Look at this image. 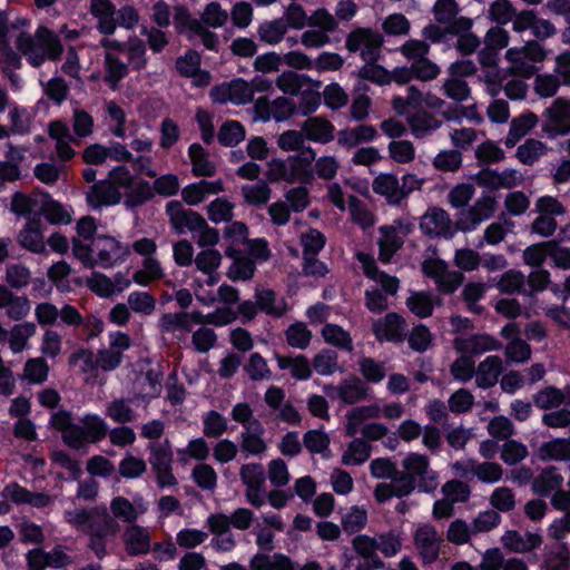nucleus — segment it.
Segmentation results:
<instances>
[{"mask_svg": "<svg viewBox=\"0 0 570 570\" xmlns=\"http://www.w3.org/2000/svg\"><path fill=\"white\" fill-rule=\"evenodd\" d=\"M193 323L203 324V314L200 312L165 313L159 320V327L164 333H171L176 330L190 332Z\"/></svg>", "mask_w": 570, "mask_h": 570, "instance_id": "obj_25", "label": "nucleus"}, {"mask_svg": "<svg viewBox=\"0 0 570 570\" xmlns=\"http://www.w3.org/2000/svg\"><path fill=\"white\" fill-rule=\"evenodd\" d=\"M379 232L381 234L377 240L379 259L382 263H390L393 255L403 246V239L399 236L395 226H381Z\"/></svg>", "mask_w": 570, "mask_h": 570, "instance_id": "obj_36", "label": "nucleus"}, {"mask_svg": "<svg viewBox=\"0 0 570 570\" xmlns=\"http://www.w3.org/2000/svg\"><path fill=\"white\" fill-rule=\"evenodd\" d=\"M255 298L258 309L273 317H281L287 311L286 303L281 299L277 302L276 294L272 289L256 288Z\"/></svg>", "mask_w": 570, "mask_h": 570, "instance_id": "obj_41", "label": "nucleus"}, {"mask_svg": "<svg viewBox=\"0 0 570 570\" xmlns=\"http://www.w3.org/2000/svg\"><path fill=\"white\" fill-rule=\"evenodd\" d=\"M14 45L27 61L36 68L40 67L47 59L51 61L60 59L63 52L58 36L45 26H40L35 35L21 28L16 36Z\"/></svg>", "mask_w": 570, "mask_h": 570, "instance_id": "obj_2", "label": "nucleus"}, {"mask_svg": "<svg viewBox=\"0 0 570 570\" xmlns=\"http://www.w3.org/2000/svg\"><path fill=\"white\" fill-rule=\"evenodd\" d=\"M250 570H297L295 562L283 553H256L249 560Z\"/></svg>", "mask_w": 570, "mask_h": 570, "instance_id": "obj_32", "label": "nucleus"}, {"mask_svg": "<svg viewBox=\"0 0 570 570\" xmlns=\"http://www.w3.org/2000/svg\"><path fill=\"white\" fill-rule=\"evenodd\" d=\"M441 89L444 96L452 100L455 106L466 101L471 97V88L464 79L448 77L443 81Z\"/></svg>", "mask_w": 570, "mask_h": 570, "instance_id": "obj_51", "label": "nucleus"}, {"mask_svg": "<svg viewBox=\"0 0 570 570\" xmlns=\"http://www.w3.org/2000/svg\"><path fill=\"white\" fill-rule=\"evenodd\" d=\"M40 214L52 225L71 223L70 213L57 200L52 199L48 194L40 207Z\"/></svg>", "mask_w": 570, "mask_h": 570, "instance_id": "obj_45", "label": "nucleus"}, {"mask_svg": "<svg viewBox=\"0 0 570 570\" xmlns=\"http://www.w3.org/2000/svg\"><path fill=\"white\" fill-rule=\"evenodd\" d=\"M18 242L23 248L32 253L46 252L40 218L33 217L28 220L18 235Z\"/></svg>", "mask_w": 570, "mask_h": 570, "instance_id": "obj_28", "label": "nucleus"}, {"mask_svg": "<svg viewBox=\"0 0 570 570\" xmlns=\"http://www.w3.org/2000/svg\"><path fill=\"white\" fill-rule=\"evenodd\" d=\"M525 277L524 275L515 269H509L504 272L497 282V288L500 293L512 295L515 293H522L524 289Z\"/></svg>", "mask_w": 570, "mask_h": 570, "instance_id": "obj_61", "label": "nucleus"}, {"mask_svg": "<svg viewBox=\"0 0 570 570\" xmlns=\"http://www.w3.org/2000/svg\"><path fill=\"white\" fill-rule=\"evenodd\" d=\"M500 341L489 334H473L468 337L458 336L453 340V348L462 354L479 355L501 350Z\"/></svg>", "mask_w": 570, "mask_h": 570, "instance_id": "obj_17", "label": "nucleus"}, {"mask_svg": "<svg viewBox=\"0 0 570 570\" xmlns=\"http://www.w3.org/2000/svg\"><path fill=\"white\" fill-rule=\"evenodd\" d=\"M106 414L116 423L126 424L136 420L129 399H116L106 409Z\"/></svg>", "mask_w": 570, "mask_h": 570, "instance_id": "obj_58", "label": "nucleus"}, {"mask_svg": "<svg viewBox=\"0 0 570 570\" xmlns=\"http://www.w3.org/2000/svg\"><path fill=\"white\" fill-rule=\"evenodd\" d=\"M403 470L400 471L401 481L409 492L412 493L417 487L420 491L433 493L439 487L438 473L430 468L426 455L410 453L402 461Z\"/></svg>", "mask_w": 570, "mask_h": 570, "instance_id": "obj_3", "label": "nucleus"}, {"mask_svg": "<svg viewBox=\"0 0 570 570\" xmlns=\"http://www.w3.org/2000/svg\"><path fill=\"white\" fill-rule=\"evenodd\" d=\"M501 541L503 546L515 553H527L537 548L542 543V538L538 533H527L525 537L521 535L518 531H507Z\"/></svg>", "mask_w": 570, "mask_h": 570, "instance_id": "obj_33", "label": "nucleus"}, {"mask_svg": "<svg viewBox=\"0 0 570 570\" xmlns=\"http://www.w3.org/2000/svg\"><path fill=\"white\" fill-rule=\"evenodd\" d=\"M166 215L169 218L171 228L181 235L186 230L196 234V228L204 222V217L191 209L186 208L183 203L171 200L166 205Z\"/></svg>", "mask_w": 570, "mask_h": 570, "instance_id": "obj_12", "label": "nucleus"}, {"mask_svg": "<svg viewBox=\"0 0 570 570\" xmlns=\"http://www.w3.org/2000/svg\"><path fill=\"white\" fill-rule=\"evenodd\" d=\"M264 426L254 419L252 424L244 429L240 433L239 449L247 455L261 456L267 451V443L264 440Z\"/></svg>", "mask_w": 570, "mask_h": 570, "instance_id": "obj_18", "label": "nucleus"}, {"mask_svg": "<svg viewBox=\"0 0 570 570\" xmlns=\"http://www.w3.org/2000/svg\"><path fill=\"white\" fill-rule=\"evenodd\" d=\"M104 66L106 70L104 78L105 82H107L111 89H117L120 80L128 75V65L121 61L112 52L106 51Z\"/></svg>", "mask_w": 570, "mask_h": 570, "instance_id": "obj_43", "label": "nucleus"}, {"mask_svg": "<svg viewBox=\"0 0 570 570\" xmlns=\"http://www.w3.org/2000/svg\"><path fill=\"white\" fill-rule=\"evenodd\" d=\"M94 252L97 254V264L109 268L120 256V244L110 236L99 235L94 239Z\"/></svg>", "mask_w": 570, "mask_h": 570, "instance_id": "obj_30", "label": "nucleus"}, {"mask_svg": "<svg viewBox=\"0 0 570 570\" xmlns=\"http://www.w3.org/2000/svg\"><path fill=\"white\" fill-rule=\"evenodd\" d=\"M131 338L122 332H114L109 335V346L101 348L96 354V363L98 368L110 372L117 368L124 357V352L131 346Z\"/></svg>", "mask_w": 570, "mask_h": 570, "instance_id": "obj_9", "label": "nucleus"}, {"mask_svg": "<svg viewBox=\"0 0 570 570\" xmlns=\"http://www.w3.org/2000/svg\"><path fill=\"white\" fill-rule=\"evenodd\" d=\"M507 72L511 76L531 78L538 70V63L547 58V50L537 40L527 41L522 47H512L505 51Z\"/></svg>", "mask_w": 570, "mask_h": 570, "instance_id": "obj_4", "label": "nucleus"}, {"mask_svg": "<svg viewBox=\"0 0 570 570\" xmlns=\"http://www.w3.org/2000/svg\"><path fill=\"white\" fill-rule=\"evenodd\" d=\"M274 358L276 360L279 370L289 371L291 376L297 381H306L312 376L313 370L311 362L303 354L289 356L275 352Z\"/></svg>", "mask_w": 570, "mask_h": 570, "instance_id": "obj_26", "label": "nucleus"}, {"mask_svg": "<svg viewBox=\"0 0 570 570\" xmlns=\"http://www.w3.org/2000/svg\"><path fill=\"white\" fill-rule=\"evenodd\" d=\"M383 36L371 28H356L352 30L345 40V47L350 52H358L363 61L380 60Z\"/></svg>", "mask_w": 570, "mask_h": 570, "instance_id": "obj_5", "label": "nucleus"}, {"mask_svg": "<svg viewBox=\"0 0 570 570\" xmlns=\"http://www.w3.org/2000/svg\"><path fill=\"white\" fill-rule=\"evenodd\" d=\"M372 332L379 341L403 342L406 332V321L397 313H389L372 324Z\"/></svg>", "mask_w": 570, "mask_h": 570, "instance_id": "obj_13", "label": "nucleus"}, {"mask_svg": "<svg viewBox=\"0 0 570 570\" xmlns=\"http://www.w3.org/2000/svg\"><path fill=\"white\" fill-rule=\"evenodd\" d=\"M567 400L566 392L554 386H548L533 395V403L541 410L559 407Z\"/></svg>", "mask_w": 570, "mask_h": 570, "instance_id": "obj_55", "label": "nucleus"}, {"mask_svg": "<svg viewBox=\"0 0 570 570\" xmlns=\"http://www.w3.org/2000/svg\"><path fill=\"white\" fill-rule=\"evenodd\" d=\"M541 130L549 139L570 135V99L557 98L544 109Z\"/></svg>", "mask_w": 570, "mask_h": 570, "instance_id": "obj_6", "label": "nucleus"}, {"mask_svg": "<svg viewBox=\"0 0 570 570\" xmlns=\"http://www.w3.org/2000/svg\"><path fill=\"white\" fill-rule=\"evenodd\" d=\"M372 189L376 195L385 198L391 206H400L402 202L400 180L395 174L381 173L372 181Z\"/></svg>", "mask_w": 570, "mask_h": 570, "instance_id": "obj_24", "label": "nucleus"}, {"mask_svg": "<svg viewBox=\"0 0 570 570\" xmlns=\"http://www.w3.org/2000/svg\"><path fill=\"white\" fill-rule=\"evenodd\" d=\"M121 194L117 186L109 179L94 184L87 193V202L94 208L118 204Z\"/></svg>", "mask_w": 570, "mask_h": 570, "instance_id": "obj_21", "label": "nucleus"}, {"mask_svg": "<svg viewBox=\"0 0 570 570\" xmlns=\"http://www.w3.org/2000/svg\"><path fill=\"white\" fill-rule=\"evenodd\" d=\"M502 222H493L485 229L483 240L489 245H498L503 242L509 233L513 232L514 222L504 217Z\"/></svg>", "mask_w": 570, "mask_h": 570, "instance_id": "obj_62", "label": "nucleus"}, {"mask_svg": "<svg viewBox=\"0 0 570 570\" xmlns=\"http://www.w3.org/2000/svg\"><path fill=\"white\" fill-rule=\"evenodd\" d=\"M109 509L104 505L92 508H75L65 511V521L87 537V548L101 560L108 554L107 546L120 532L119 521L128 525L135 524L139 515L145 513L142 505L136 507L125 497H115Z\"/></svg>", "mask_w": 570, "mask_h": 570, "instance_id": "obj_1", "label": "nucleus"}, {"mask_svg": "<svg viewBox=\"0 0 570 570\" xmlns=\"http://www.w3.org/2000/svg\"><path fill=\"white\" fill-rule=\"evenodd\" d=\"M90 12L98 19L97 29L104 35L116 30V8L110 0H90Z\"/></svg>", "mask_w": 570, "mask_h": 570, "instance_id": "obj_31", "label": "nucleus"}, {"mask_svg": "<svg viewBox=\"0 0 570 570\" xmlns=\"http://www.w3.org/2000/svg\"><path fill=\"white\" fill-rule=\"evenodd\" d=\"M325 393L332 399H340L345 404H354L367 396V386L357 376L351 375L340 385H326Z\"/></svg>", "mask_w": 570, "mask_h": 570, "instance_id": "obj_15", "label": "nucleus"}, {"mask_svg": "<svg viewBox=\"0 0 570 570\" xmlns=\"http://www.w3.org/2000/svg\"><path fill=\"white\" fill-rule=\"evenodd\" d=\"M357 258L363 264L364 273L367 277L380 283L385 293L390 295L396 294L400 285V282L396 277L390 276L380 271L375 262L363 253L357 254Z\"/></svg>", "mask_w": 570, "mask_h": 570, "instance_id": "obj_38", "label": "nucleus"}, {"mask_svg": "<svg viewBox=\"0 0 570 570\" xmlns=\"http://www.w3.org/2000/svg\"><path fill=\"white\" fill-rule=\"evenodd\" d=\"M125 52L128 56V61L134 70H142L146 68L148 59L146 57V45L137 36H132L127 40V48Z\"/></svg>", "mask_w": 570, "mask_h": 570, "instance_id": "obj_56", "label": "nucleus"}, {"mask_svg": "<svg viewBox=\"0 0 570 570\" xmlns=\"http://www.w3.org/2000/svg\"><path fill=\"white\" fill-rule=\"evenodd\" d=\"M150 451L149 463L153 471L170 468L173 463V451L169 440L161 443H151L148 445Z\"/></svg>", "mask_w": 570, "mask_h": 570, "instance_id": "obj_49", "label": "nucleus"}, {"mask_svg": "<svg viewBox=\"0 0 570 570\" xmlns=\"http://www.w3.org/2000/svg\"><path fill=\"white\" fill-rule=\"evenodd\" d=\"M441 298L431 292H413L406 298L405 305L415 316L426 318L433 314L434 305H440Z\"/></svg>", "mask_w": 570, "mask_h": 570, "instance_id": "obj_39", "label": "nucleus"}, {"mask_svg": "<svg viewBox=\"0 0 570 570\" xmlns=\"http://www.w3.org/2000/svg\"><path fill=\"white\" fill-rule=\"evenodd\" d=\"M548 153V147L541 140L529 138L517 148L515 157L523 165H533Z\"/></svg>", "mask_w": 570, "mask_h": 570, "instance_id": "obj_47", "label": "nucleus"}, {"mask_svg": "<svg viewBox=\"0 0 570 570\" xmlns=\"http://www.w3.org/2000/svg\"><path fill=\"white\" fill-rule=\"evenodd\" d=\"M276 86L284 94L289 96H297L304 87H321L320 80H313L304 73H297L292 70L283 71L276 78Z\"/></svg>", "mask_w": 570, "mask_h": 570, "instance_id": "obj_29", "label": "nucleus"}, {"mask_svg": "<svg viewBox=\"0 0 570 570\" xmlns=\"http://www.w3.org/2000/svg\"><path fill=\"white\" fill-rule=\"evenodd\" d=\"M412 135L422 139L442 127V121L426 110L414 112L407 118Z\"/></svg>", "mask_w": 570, "mask_h": 570, "instance_id": "obj_37", "label": "nucleus"}, {"mask_svg": "<svg viewBox=\"0 0 570 570\" xmlns=\"http://www.w3.org/2000/svg\"><path fill=\"white\" fill-rule=\"evenodd\" d=\"M2 308L10 320L21 321L30 313L31 304L27 296H18L7 286L0 285V309Z\"/></svg>", "mask_w": 570, "mask_h": 570, "instance_id": "obj_20", "label": "nucleus"}, {"mask_svg": "<svg viewBox=\"0 0 570 570\" xmlns=\"http://www.w3.org/2000/svg\"><path fill=\"white\" fill-rule=\"evenodd\" d=\"M563 483V476L558 469L550 466L544 469L532 481V490L539 497H548L559 490Z\"/></svg>", "mask_w": 570, "mask_h": 570, "instance_id": "obj_40", "label": "nucleus"}, {"mask_svg": "<svg viewBox=\"0 0 570 570\" xmlns=\"http://www.w3.org/2000/svg\"><path fill=\"white\" fill-rule=\"evenodd\" d=\"M424 105L429 109L440 111L441 117L446 121H459L465 115L463 108L448 104L443 98L431 91L424 95Z\"/></svg>", "mask_w": 570, "mask_h": 570, "instance_id": "obj_42", "label": "nucleus"}, {"mask_svg": "<svg viewBox=\"0 0 570 570\" xmlns=\"http://www.w3.org/2000/svg\"><path fill=\"white\" fill-rule=\"evenodd\" d=\"M248 379L254 382L267 381L273 376L267 361L259 353H252L243 366Z\"/></svg>", "mask_w": 570, "mask_h": 570, "instance_id": "obj_48", "label": "nucleus"}, {"mask_svg": "<svg viewBox=\"0 0 570 570\" xmlns=\"http://www.w3.org/2000/svg\"><path fill=\"white\" fill-rule=\"evenodd\" d=\"M121 540L126 553L130 557L147 554L150 550V531L137 523L125 528Z\"/></svg>", "mask_w": 570, "mask_h": 570, "instance_id": "obj_16", "label": "nucleus"}, {"mask_svg": "<svg viewBox=\"0 0 570 570\" xmlns=\"http://www.w3.org/2000/svg\"><path fill=\"white\" fill-rule=\"evenodd\" d=\"M539 453L542 460L569 461L570 440L556 439L550 442L543 443L540 446Z\"/></svg>", "mask_w": 570, "mask_h": 570, "instance_id": "obj_52", "label": "nucleus"}, {"mask_svg": "<svg viewBox=\"0 0 570 570\" xmlns=\"http://www.w3.org/2000/svg\"><path fill=\"white\" fill-rule=\"evenodd\" d=\"M285 338L291 347L305 350L311 343L312 332L304 323L297 322L285 331Z\"/></svg>", "mask_w": 570, "mask_h": 570, "instance_id": "obj_63", "label": "nucleus"}, {"mask_svg": "<svg viewBox=\"0 0 570 570\" xmlns=\"http://www.w3.org/2000/svg\"><path fill=\"white\" fill-rule=\"evenodd\" d=\"M497 199L492 195H482L466 210L459 214L455 229L466 233L474 230L483 220L491 218L497 210Z\"/></svg>", "mask_w": 570, "mask_h": 570, "instance_id": "obj_7", "label": "nucleus"}, {"mask_svg": "<svg viewBox=\"0 0 570 570\" xmlns=\"http://www.w3.org/2000/svg\"><path fill=\"white\" fill-rule=\"evenodd\" d=\"M267 406L277 411V419L289 424L299 425L302 415L291 402H285V391L279 386H269L264 395Z\"/></svg>", "mask_w": 570, "mask_h": 570, "instance_id": "obj_14", "label": "nucleus"}, {"mask_svg": "<svg viewBox=\"0 0 570 570\" xmlns=\"http://www.w3.org/2000/svg\"><path fill=\"white\" fill-rule=\"evenodd\" d=\"M372 446L363 438L354 439L342 455L344 465H360L364 463L371 455Z\"/></svg>", "mask_w": 570, "mask_h": 570, "instance_id": "obj_46", "label": "nucleus"}, {"mask_svg": "<svg viewBox=\"0 0 570 570\" xmlns=\"http://www.w3.org/2000/svg\"><path fill=\"white\" fill-rule=\"evenodd\" d=\"M272 190L268 184L264 180L255 185H244L242 187V195L244 200L250 206H263L267 204L271 198Z\"/></svg>", "mask_w": 570, "mask_h": 570, "instance_id": "obj_59", "label": "nucleus"}, {"mask_svg": "<svg viewBox=\"0 0 570 570\" xmlns=\"http://www.w3.org/2000/svg\"><path fill=\"white\" fill-rule=\"evenodd\" d=\"M37 326L32 322L16 324L10 331L9 345L13 353L27 347L28 340L36 334Z\"/></svg>", "mask_w": 570, "mask_h": 570, "instance_id": "obj_53", "label": "nucleus"}, {"mask_svg": "<svg viewBox=\"0 0 570 570\" xmlns=\"http://www.w3.org/2000/svg\"><path fill=\"white\" fill-rule=\"evenodd\" d=\"M49 373V365L42 357L30 358L26 362L22 379L31 384L43 383Z\"/></svg>", "mask_w": 570, "mask_h": 570, "instance_id": "obj_64", "label": "nucleus"}, {"mask_svg": "<svg viewBox=\"0 0 570 570\" xmlns=\"http://www.w3.org/2000/svg\"><path fill=\"white\" fill-rule=\"evenodd\" d=\"M4 495L14 503H28L36 508H45L52 502L47 493L31 492L18 483H12L4 489Z\"/></svg>", "mask_w": 570, "mask_h": 570, "instance_id": "obj_34", "label": "nucleus"}, {"mask_svg": "<svg viewBox=\"0 0 570 570\" xmlns=\"http://www.w3.org/2000/svg\"><path fill=\"white\" fill-rule=\"evenodd\" d=\"M377 61L379 60L364 61V65L358 69L356 75L360 79L371 81L379 86H386L392 81L391 72L379 65Z\"/></svg>", "mask_w": 570, "mask_h": 570, "instance_id": "obj_50", "label": "nucleus"}, {"mask_svg": "<svg viewBox=\"0 0 570 570\" xmlns=\"http://www.w3.org/2000/svg\"><path fill=\"white\" fill-rule=\"evenodd\" d=\"M443 542L442 535L430 523L419 525L413 534L415 550L424 564H432L439 559Z\"/></svg>", "mask_w": 570, "mask_h": 570, "instance_id": "obj_8", "label": "nucleus"}, {"mask_svg": "<svg viewBox=\"0 0 570 570\" xmlns=\"http://www.w3.org/2000/svg\"><path fill=\"white\" fill-rule=\"evenodd\" d=\"M334 125L324 117H308L302 125V132L307 139L327 144L334 139Z\"/></svg>", "mask_w": 570, "mask_h": 570, "instance_id": "obj_27", "label": "nucleus"}, {"mask_svg": "<svg viewBox=\"0 0 570 570\" xmlns=\"http://www.w3.org/2000/svg\"><path fill=\"white\" fill-rule=\"evenodd\" d=\"M193 174L195 176L210 177L216 173L215 164L209 159L208 153L199 144H193L188 150Z\"/></svg>", "mask_w": 570, "mask_h": 570, "instance_id": "obj_44", "label": "nucleus"}, {"mask_svg": "<svg viewBox=\"0 0 570 570\" xmlns=\"http://www.w3.org/2000/svg\"><path fill=\"white\" fill-rule=\"evenodd\" d=\"M352 546L354 550L361 556L362 560L371 561L374 566H384V562L376 553V538L360 534L352 540Z\"/></svg>", "mask_w": 570, "mask_h": 570, "instance_id": "obj_54", "label": "nucleus"}, {"mask_svg": "<svg viewBox=\"0 0 570 570\" xmlns=\"http://www.w3.org/2000/svg\"><path fill=\"white\" fill-rule=\"evenodd\" d=\"M210 98L217 104L246 105L252 101V88L248 81L237 78L213 87Z\"/></svg>", "mask_w": 570, "mask_h": 570, "instance_id": "obj_11", "label": "nucleus"}, {"mask_svg": "<svg viewBox=\"0 0 570 570\" xmlns=\"http://www.w3.org/2000/svg\"><path fill=\"white\" fill-rule=\"evenodd\" d=\"M225 255L233 259V264L227 271V276L230 281H249L254 276L256 265L253 259L233 246L226 248Z\"/></svg>", "mask_w": 570, "mask_h": 570, "instance_id": "obj_23", "label": "nucleus"}, {"mask_svg": "<svg viewBox=\"0 0 570 570\" xmlns=\"http://www.w3.org/2000/svg\"><path fill=\"white\" fill-rule=\"evenodd\" d=\"M538 121V116L531 111L513 118L510 122L509 132L504 139L505 147L513 148L521 138L537 126Z\"/></svg>", "mask_w": 570, "mask_h": 570, "instance_id": "obj_35", "label": "nucleus"}, {"mask_svg": "<svg viewBox=\"0 0 570 570\" xmlns=\"http://www.w3.org/2000/svg\"><path fill=\"white\" fill-rule=\"evenodd\" d=\"M420 229L430 238H452L454 230L448 212L441 207H430L420 217Z\"/></svg>", "mask_w": 570, "mask_h": 570, "instance_id": "obj_10", "label": "nucleus"}, {"mask_svg": "<svg viewBox=\"0 0 570 570\" xmlns=\"http://www.w3.org/2000/svg\"><path fill=\"white\" fill-rule=\"evenodd\" d=\"M503 372V361L498 355L485 357L475 367V383L481 389L493 387Z\"/></svg>", "mask_w": 570, "mask_h": 570, "instance_id": "obj_19", "label": "nucleus"}, {"mask_svg": "<svg viewBox=\"0 0 570 570\" xmlns=\"http://www.w3.org/2000/svg\"><path fill=\"white\" fill-rule=\"evenodd\" d=\"M259 39L269 45L281 42L287 32V24L283 19L265 21L258 27Z\"/></svg>", "mask_w": 570, "mask_h": 570, "instance_id": "obj_57", "label": "nucleus"}, {"mask_svg": "<svg viewBox=\"0 0 570 570\" xmlns=\"http://www.w3.org/2000/svg\"><path fill=\"white\" fill-rule=\"evenodd\" d=\"M376 137L377 130L374 126L361 124L340 130L337 132V144L346 149H352L361 144L371 142Z\"/></svg>", "mask_w": 570, "mask_h": 570, "instance_id": "obj_22", "label": "nucleus"}, {"mask_svg": "<svg viewBox=\"0 0 570 570\" xmlns=\"http://www.w3.org/2000/svg\"><path fill=\"white\" fill-rule=\"evenodd\" d=\"M324 341L331 345L351 352L353 350V341L351 335L336 324H326L322 328Z\"/></svg>", "mask_w": 570, "mask_h": 570, "instance_id": "obj_60", "label": "nucleus"}]
</instances>
